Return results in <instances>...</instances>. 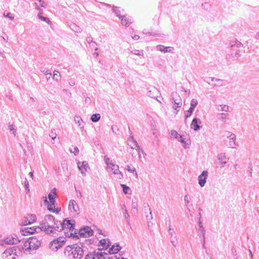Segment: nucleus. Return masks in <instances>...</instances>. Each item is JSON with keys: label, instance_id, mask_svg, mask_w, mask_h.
Returning a JSON list of instances; mask_svg holds the SVG:
<instances>
[{"label": "nucleus", "instance_id": "1", "mask_svg": "<svg viewBox=\"0 0 259 259\" xmlns=\"http://www.w3.org/2000/svg\"><path fill=\"white\" fill-rule=\"evenodd\" d=\"M64 254L70 259H80L83 255L82 245L80 244L68 245L64 249Z\"/></svg>", "mask_w": 259, "mask_h": 259}, {"label": "nucleus", "instance_id": "2", "mask_svg": "<svg viewBox=\"0 0 259 259\" xmlns=\"http://www.w3.org/2000/svg\"><path fill=\"white\" fill-rule=\"evenodd\" d=\"M75 224V222L74 220H70L68 219L64 220L63 222V230L66 237L78 238L77 233L74 230Z\"/></svg>", "mask_w": 259, "mask_h": 259}, {"label": "nucleus", "instance_id": "3", "mask_svg": "<svg viewBox=\"0 0 259 259\" xmlns=\"http://www.w3.org/2000/svg\"><path fill=\"white\" fill-rule=\"evenodd\" d=\"M104 160L107 165L106 169L108 172H111L116 175L117 178L119 179L123 178V175L119 170V166L116 164L114 161L108 158L107 155L104 156Z\"/></svg>", "mask_w": 259, "mask_h": 259}, {"label": "nucleus", "instance_id": "4", "mask_svg": "<svg viewBox=\"0 0 259 259\" xmlns=\"http://www.w3.org/2000/svg\"><path fill=\"white\" fill-rule=\"evenodd\" d=\"M55 220L53 215L51 214L46 215L40 224L41 230L44 231L47 234L51 235L53 234V225Z\"/></svg>", "mask_w": 259, "mask_h": 259}, {"label": "nucleus", "instance_id": "5", "mask_svg": "<svg viewBox=\"0 0 259 259\" xmlns=\"http://www.w3.org/2000/svg\"><path fill=\"white\" fill-rule=\"evenodd\" d=\"M40 244L38 239L33 237L24 242L22 248L26 253H30L31 251L38 249Z\"/></svg>", "mask_w": 259, "mask_h": 259}, {"label": "nucleus", "instance_id": "6", "mask_svg": "<svg viewBox=\"0 0 259 259\" xmlns=\"http://www.w3.org/2000/svg\"><path fill=\"white\" fill-rule=\"evenodd\" d=\"M18 246L10 247L6 249L2 254L3 259H16L18 257L17 249Z\"/></svg>", "mask_w": 259, "mask_h": 259}, {"label": "nucleus", "instance_id": "7", "mask_svg": "<svg viewBox=\"0 0 259 259\" xmlns=\"http://www.w3.org/2000/svg\"><path fill=\"white\" fill-rule=\"evenodd\" d=\"M243 46L242 44L239 41H235L231 45V49L229 52V56L232 58H238L240 56L241 51L240 48Z\"/></svg>", "mask_w": 259, "mask_h": 259}, {"label": "nucleus", "instance_id": "8", "mask_svg": "<svg viewBox=\"0 0 259 259\" xmlns=\"http://www.w3.org/2000/svg\"><path fill=\"white\" fill-rule=\"evenodd\" d=\"M108 255L107 253L101 252L100 249L95 250L92 252H89L85 256V259H108Z\"/></svg>", "mask_w": 259, "mask_h": 259}, {"label": "nucleus", "instance_id": "9", "mask_svg": "<svg viewBox=\"0 0 259 259\" xmlns=\"http://www.w3.org/2000/svg\"><path fill=\"white\" fill-rule=\"evenodd\" d=\"M65 242V239L60 237L57 239H54L53 241L50 242L49 247L52 250L57 251L59 248L63 246Z\"/></svg>", "mask_w": 259, "mask_h": 259}, {"label": "nucleus", "instance_id": "10", "mask_svg": "<svg viewBox=\"0 0 259 259\" xmlns=\"http://www.w3.org/2000/svg\"><path fill=\"white\" fill-rule=\"evenodd\" d=\"M93 234V231L92 229L90 227L86 226L79 229L77 235L81 237L87 238L91 236Z\"/></svg>", "mask_w": 259, "mask_h": 259}, {"label": "nucleus", "instance_id": "11", "mask_svg": "<svg viewBox=\"0 0 259 259\" xmlns=\"http://www.w3.org/2000/svg\"><path fill=\"white\" fill-rule=\"evenodd\" d=\"M127 144L130 146L132 149H136L139 156L140 157V152L141 150L136 140L134 139L133 136H130L127 139Z\"/></svg>", "mask_w": 259, "mask_h": 259}, {"label": "nucleus", "instance_id": "12", "mask_svg": "<svg viewBox=\"0 0 259 259\" xmlns=\"http://www.w3.org/2000/svg\"><path fill=\"white\" fill-rule=\"evenodd\" d=\"M209 79H210L211 81L214 82V83H210V82L207 81V82L213 87H221L223 86H225L227 84V81L225 80L217 78L215 77H209Z\"/></svg>", "mask_w": 259, "mask_h": 259}, {"label": "nucleus", "instance_id": "13", "mask_svg": "<svg viewBox=\"0 0 259 259\" xmlns=\"http://www.w3.org/2000/svg\"><path fill=\"white\" fill-rule=\"evenodd\" d=\"M198 104V101L195 99H193L191 101L190 108L185 112V119H187L188 117H190L194 110L195 108Z\"/></svg>", "mask_w": 259, "mask_h": 259}, {"label": "nucleus", "instance_id": "14", "mask_svg": "<svg viewBox=\"0 0 259 259\" xmlns=\"http://www.w3.org/2000/svg\"><path fill=\"white\" fill-rule=\"evenodd\" d=\"M68 209L70 212L77 214L79 213V207L78 205L74 200H70L69 202Z\"/></svg>", "mask_w": 259, "mask_h": 259}, {"label": "nucleus", "instance_id": "15", "mask_svg": "<svg viewBox=\"0 0 259 259\" xmlns=\"http://www.w3.org/2000/svg\"><path fill=\"white\" fill-rule=\"evenodd\" d=\"M202 121L200 119L195 117L193 118L191 123L190 126L192 129L195 131H198L202 127Z\"/></svg>", "mask_w": 259, "mask_h": 259}, {"label": "nucleus", "instance_id": "16", "mask_svg": "<svg viewBox=\"0 0 259 259\" xmlns=\"http://www.w3.org/2000/svg\"><path fill=\"white\" fill-rule=\"evenodd\" d=\"M40 230H41V227H26L21 231V233L23 235L26 236L35 232H38Z\"/></svg>", "mask_w": 259, "mask_h": 259}, {"label": "nucleus", "instance_id": "17", "mask_svg": "<svg viewBox=\"0 0 259 259\" xmlns=\"http://www.w3.org/2000/svg\"><path fill=\"white\" fill-rule=\"evenodd\" d=\"M20 241V239L15 234L9 236L5 239V243L8 244H16Z\"/></svg>", "mask_w": 259, "mask_h": 259}, {"label": "nucleus", "instance_id": "18", "mask_svg": "<svg viewBox=\"0 0 259 259\" xmlns=\"http://www.w3.org/2000/svg\"><path fill=\"white\" fill-rule=\"evenodd\" d=\"M77 167L82 175H85L88 170L90 168L88 162L84 161L82 162H78L77 163Z\"/></svg>", "mask_w": 259, "mask_h": 259}, {"label": "nucleus", "instance_id": "19", "mask_svg": "<svg viewBox=\"0 0 259 259\" xmlns=\"http://www.w3.org/2000/svg\"><path fill=\"white\" fill-rule=\"evenodd\" d=\"M208 176V171L207 170H203L202 172L199 176L198 180V184L200 187H203L204 186L206 179Z\"/></svg>", "mask_w": 259, "mask_h": 259}, {"label": "nucleus", "instance_id": "20", "mask_svg": "<svg viewBox=\"0 0 259 259\" xmlns=\"http://www.w3.org/2000/svg\"><path fill=\"white\" fill-rule=\"evenodd\" d=\"M229 135L227 136V138L228 139V146L232 148H235L236 146L235 142V138L236 136L234 134L231 133L230 132L228 133Z\"/></svg>", "mask_w": 259, "mask_h": 259}, {"label": "nucleus", "instance_id": "21", "mask_svg": "<svg viewBox=\"0 0 259 259\" xmlns=\"http://www.w3.org/2000/svg\"><path fill=\"white\" fill-rule=\"evenodd\" d=\"M147 95L149 97L152 98H156L159 94V91L155 87H152L149 88L148 89Z\"/></svg>", "mask_w": 259, "mask_h": 259}, {"label": "nucleus", "instance_id": "22", "mask_svg": "<svg viewBox=\"0 0 259 259\" xmlns=\"http://www.w3.org/2000/svg\"><path fill=\"white\" fill-rule=\"evenodd\" d=\"M171 100L172 103H175L178 105L182 106V99L180 96L177 92L171 93Z\"/></svg>", "mask_w": 259, "mask_h": 259}, {"label": "nucleus", "instance_id": "23", "mask_svg": "<svg viewBox=\"0 0 259 259\" xmlns=\"http://www.w3.org/2000/svg\"><path fill=\"white\" fill-rule=\"evenodd\" d=\"M45 202L48 205V209L51 212H55L56 213H59V212L61 210L60 208H55V202H49L47 198L45 200Z\"/></svg>", "mask_w": 259, "mask_h": 259}, {"label": "nucleus", "instance_id": "24", "mask_svg": "<svg viewBox=\"0 0 259 259\" xmlns=\"http://www.w3.org/2000/svg\"><path fill=\"white\" fill-rule=\"evenodd\" d=\"M36 220L35 215L29 214L25 218L23 222L24 225H27L34 222Z\"/></svg>", "mask_w": 259, "mask_h": 259}, {"label": "nucleus", "instance_id": "25", "mask_svg": "<svg viewBox=\"0 0 259 259\" xmlns=\"http://www.w3.org/2000/svg\"><path fill=\"white\" fill-rule=\"evenodd\" d=\"M218 159L219 161V164L221 167H224L227 163V160H228L224 153H221L218 155Z\"/></svg>", "mask_w": 259, "mask_h": 259}, {"label": "nucleus", "instance_id": "26", "mask_svg": "<svg viewBox=\"0 0 259 259\" xmlns=\"http://www.w3.org/2000/svg\"><path fill=\"white\" fill-rule=\"evenodd\" d=\"M53 233L54 231H61L63 230V222L60 221L55 220L53 225ZM53 235L54 233L52 234Z\"/></svg>", "mask_w": 259, "mask_h": 259}, {"label": "nucleus", "instance_id": "27", "mask_svg": "<svg viewBox=\"0 0 259 259\" xmlns=\"http://www.w3.org/2000/svg\"><path fill=\"white\" fill-rule=\"evenodd\" d=\"M197 224V226L196 227L197 236L205 235L206 231L202 225V222H199Z\"/></svg>", "mask_w": 259, "mask_h": 259}, {"label": "nucleus", "instance_id": "28", "mask_svg": "<svg viewBox=\"0 0 259 259\" xmlns=\"http://www.w3.org/2000/svg\"><path fill=\"white\" fill-rule=\"evenodd\" d=\"M156 49L160 52L165 53L172 52L174 50V48L171 47H165L163 45H159L156 46Z\"/></svg>", "mask_w": 259, "mask_h": 259}, {"label": "nucleus", "instance_id": "29", "mask_svg": "<svg viewBox=\"0 0 259 259\" xmlns=\"http://www.w3.org/2000/svg\"><path fill=\"white\" fill-rule=\"evenodd\" d=\"M121 19V23L123 26H128L131 24V19L130 17L123 15L122 17L120 18Z\"/></svg>", "mask_w": 259, "mask_h": 259}, {"label": "nucleus", "instance_id": "30", "mask_svg": "<svg viewBox=\"0 0 259 259\" xmlns=\"http://www.w3.org/2000/svg\"><path fill=\"white\" fill-rule=\"evenodd\" d=\"M145 205H146L144 206L145 211H146V210H148L149 211V214L146 215V220L148 221V225L150 226L149 222H150V221L152 220L153 215L149 204L148 203H146Z\"/></svg>", "mask_w": 259, "mask_h": 259}, {"label": "nucleus", "instance_id": "31", "mask_svg": "<svg viewBox=\"0 0 259 259\" xmlns=\"http://www.w3.org/2000/svg\"><path fill=\"white\" fill-rule=\"evenodd\" d=\"M68 25L74 32L80 33L82 31V29L74 23H71L70 24H68Z\"/></svg>", "mask_w": 259, "mask_h": 259}, {"label": "nucleus", "instance_id": "32", "mask_svg": "<svg viewBox=\"0 0 259 259\" xmlns=\"http://www.w3.org/2000/svg\"><path fill=\"white\" fill-rule=\"evenodd\" d=\"M56 188H53L51 190L50 193L49 194L48 198L49 200V202H55V197H56Z\"/></svg>", "mask_w": 259, "mask_h": 259}, {"label": "nucleus", "instance_id": "33", "mask_svg": "<svg viewBox=\"0 0 259 259\" xmlns=\"http://www.w3.org/2000/svg\"><path fill=\"white\" fill-rule=\"evenodd\" d=\"M120 249L121 247H120L119 245L118 244H116L113 245L110 248L109 252L110 254H115L117 253Z\"/></svg>", "mask_w": 259, "mask_h": 259}, {"label": "nucleus", "instance_id": "34", "mask_svg": "<svg viewBox=\"0 0 259 259\" xmlns=\"http://www.w3.org/2000/svg\"><path fill=\"white\" fill-rule=\"evenodd\" d=\"M75 122L78 124V126L80 128L82 129L84 127L83 120L80 116L75 115L74 118Z\"/></svg>", "mask_w": 259, "mask_h": 259}, {"label": "nucleus", "instance_id": "35", "mask_svg": "<svg viewBox=\"0 0 259 259\" xmlns=\"http://www.w3.org/2000/svg\"><path fill=\"white\" fill-rule=\"evenodd\" d=\"M100 245L103 247V248L107 249L110 245V241L109 239H103L99 241Z\"/></svg>", "mask_w": 259, "mask_h": 259}, {"label": "nucleus", "instance_id": "36", "mask_svg": "<svg viewBox=\"0 0 259 259\" xmlns=\"http://www.w3.org/2000/svg\"><path fill=\"white\" fill-rule=\"evenodd\" d=\"M217 117L220 121L223 122H226L228 120H229V118L228 117V114L224 113L218 114Z\"/></svg>", "mask_w": 259, "mask_h": 259}, {"label": "nucleus", "instance_id": "37", "mask_svg": "<svg viewBox=\"0 0 259 259\" xmlns=\"http://www.w3.org/2000/svg\"><path fill=\"white\" fill-rule=\"evenodd\" d=\"M113 12L115 13L116 16L118 17L119 19L121 18L123 15L122 13L123 12V10H122V12H121L119 8L117 7H113Z\"/></svg>", "mask_w": 259, "mask_h": 259}, {"label": "nucleus", "instance_id": "38", "mask_svg": "<svg viewBox=\"0 0 259 259\" xmlns=\"http://www.w3.org/2000/svg\"><path fill=\"white\" fill-rule=\"evenodd\" d=\"M218 110L221 111L229 112V107L226 105H220L218 107Z\"/></svg>", "mask_w": 259, "mask_h": 259}, {"label": "nucleus", "instance_id": "39", "mask_svg": "<svg viewBox=\"0 0 259 259\" xmlns=\"http://www.w3.org/2000/svg\"><path fill=\"white\" fill-rule=\"evenodd\" d=\"M101 118L100 114L99 113L93 114L91 117V119L93 122H97Z\"/></svg>", "mask_w": 259, "mask_h": 259}, {"label": "nucleus", "instance_id": "40", "mask_svg": "<svg viewBox=\"0 0 259 259\" xmlns=\"http://www.w3.org/2000/svg\"><path fill=\"white\" fill-rule=\"evenodd\" d=\"M8 130H9L10 132H11L14 136H16V128H15L14 125L9 124L8 126Z\"/></svg>", "mask_w": 259, "mask_h": 259}, {"label": "nucleus", "instance_id": "41", "mask_svg": "<svg viewBox=\"0 0 259 259\" xmlns=\"http://www.w3.org/2000/svg\"><path fill=\"white\" fill-rule=\"evenodd\" d=\"M53 78L57 81H60L61 80V76L59 71L56 70L54 71Z\"/></svg>", "mask_w": 259, "mask_h": 259}, {"label": "nucleus", "instance_id": "42", "mask_svg": "<svg viewBox=\"0 0 259 259\" xmlns=\"http://www.w3.org/2000/svg\"><path fill=\"white\" fill-rule=\"evenodd\" d=\"M38 17L41 21L46 22L49 25H51L52 24L51 21H50L49 18L42 16V15H40V16Z\"/></svg>", "mask_w": 259, "mask_h": 259}, {"label": "nucleus", "instance_id": "43", "mask_svg": "<svg viewBox=\"0 0 259 259\" xmlns=\"http://www.w3.org/2000/svg\"><path fill=\"white\" fill-rule=\"evenodd\" d=\"M123 214L124 215L125 219L126 220V221L127 222V223L129 224L130 223V215L128 214V213L127 212V210L126 208H125L124 211H123Z\"/></svg>", "mask_w": 259, "mask_h": 259}, {"label": "nucleus", "instance_id": "44", "mask_svg": "<svg viewBox=\"0 0 259 259\" xmlns=\"http://www.w3.org/2000/svg\"><path fill=\"white\" fill-rule=\"evenodd\" d=\"M179 135H180V134H179L178 133V132L176 131H175V130H171L170 131V137H171V138H172L177 139Z\"/></svg>", "mask_w": 259, "mask_h": 259}, {"label": "nucleus", "instance_id": "45", "mask_svg": "<svg viewBox=\"0 0 259 259\" xmlns=\"http://www.w3.org/2000/svg\"><path fill=\"white\" fill-rule=\"evenodd\" d=\"M69 151L71 153H74L75 155H77L79 154V149L77 147H73L72 148L69 149Z\"/></svg>", "mask_w": 259, "mask_h": 259}, {"label": "nucleus", "instance_id": "46", "mask_svg": "<svg viewBox=\"0 0 259 259\" xmlns=\"http://www.w3.org/2000/svg\"><path fill=\"white\" fill-rule=\"evenodd\" d=\"M121 187L122 188L123 192L124 194H126L128 193V191H130V188L124 184H121Z\"/></svg>", "mask_w": 259, "mask_h": 259}, {"label": "nucleus", "instance_id": "47", "mask_svg": "<svg viewBox=\"0 0 259 259\" xmlns=\"http://www.w3.org/2000/svg\"><path fill=\"white\" fill-rule=\"evenodd\" d=\"M132 53L135 55H138V56H143L144 53L143 51H139L138 50H134L132 51Z\"/></svg>", "mask_w": 259, "mask_h": 259}, {"label": "nucleus", "instance_id": "48", "mask_svg": "<svg viewBox=\"0 0 259 259\" xmlns=\"http://www.w3.org/2000/svg\"><path fill=\"white\" fill-rule=\"evenodd\" d=\"M202 210L201 208L200 207H199L198 209V216L197 217V223H199V222H202V220H201V211Z\"/></svg>", "mask_w": 259, "mask_h": 259}, {"label": "nucleus", "instance_id": "49", "mask_svg": "<svg viewBox=\"0 0 259 259\" xmlns=\"http://www.w3.org/2000/svg\"><path fill=\"white\" fill-rule=\"evenodd\" d=\"M126 170L130 172H135V176L137 178L138 177V174L136 172V168L133 167L132 169L131 168V166L130 165H127L126 168Z\"/></svg>", "mask_w": 259, "mask_h": 259}, {"label": "nucleus", "instance_id": "50", "mask_svg": "<svg viewBox=\"0 0 259 259\" xmlns=\"http://www.w3.org/2000/svg\"><path fill=\"white\" fill-rule=\"evenodd\" d=\"M24 185H25V189L26 191V193L28 194L29 193V183H28L27 179H25Z\"/></svg>", "mask_w": 259, "mask_h": 259}, {"label": "nucleus", "instance_id": "51", "mask_svg": "<svg viewBox=\"0 0 259 259\" xmlns=\"http://www.w3.org/2000/svg\"><path fill=\"white\" fill-rule=\"evenodd\" d=\"M184 202L185 205L188 207L190 203V199L187 195L184 196Z\"/></svg>", "mask_w": 259, "mask_h": 259}, {"label": "nucleus", "instance_id": "52", "mask_svg": "<svg viewBox=\"0 0 259 259\" xmlns=\"http://www.w3.org/2000/svg\"><path fill=\"white\" fill-rule=\"evenodd\" d=\"M201 244H205V235L198 236Z\"/></svg>", "mask_w": 259, "mask_h": 259}, {"label": "nucleus", "instance_id": "53", "mask_svg": "<svg viewBox=\"0 0 259 259\" xmlns=\"http://www.w3.org/2000/svg\"><path fill=\"white\" fill-rule=\"evenodd\" d=\"M4 16L6 17L9 18L10 20H12L14 19V17L10 13H7V14H6V13L5 12L4 13Z\"/></svg>", "mask_w": 259, "mask_h": 259}, {"label": "nucleus", "instance_id": "54", "mask_svg": "<svg viewBox=\"0 0 259 259\" xmlns=\"http://www.w3.org/2000/svg\"><path fill=\"white\" fill-rule=\"evenodd\" d=\"M168 234L170 236L171 238H174V239L176 240L177 236L174 231L171 232L169 231Z\"/></svg>", "mask_w": 259, "mask_h": 259}, {"label": "nucleus", "instance_id": "55", "mask_svg": "<svg viewBox=\"0 0 259 259\" xmlns=\"http://www.w3.org/2000/svg\"><path fill=\"white\" fill-rule=\"evenodd\" d=\"M39 5L41 7L46 8L47 7V4L42 0H38Z\"/></svg>", "mask_w": 259, "mask_h": 259}, {"label": "nucleus", "instance_id": "56", "mask_svg": "<svg viewBox=\"0 0 259 259\" xmlns=\"http://www.w3.org/2000/svg\"><path fill=\"white\" fill-rule=\"evenodd\" d=\"M201 7L204 10H207L209 7V4L208 3H204L202 4Z\"/></svg>", "mask_w": 259, "mask_h": 259}, {"label": "nucleus", "instance_id": "57", "mask_svg": "<svg viewBox=\"0 0 259 259\" xmlns=\"http://www.w3.org/2000/svg\"><path fill=\"white\" fill-rule=\"evenodd\" d=\"M36 10L38 11V17H39L40 15H42L43 13V10L41 8H40L39 7H36Z\"/></svg>", "mask_w": 259, "mask_h": 259}, {"label": "nucleus", "instance_id": "58", "mask_svg": "<svg viewBox=\"0 0 259 259\" xmlns=\"http://www.w3.org/2000/svg\"><path fill=\"white\" fill-rule=\"evenodd\" d=\"M137 207H138L137 204L136 202H133L132 203V210L133 211H134V210H135L136 211H137Z\"/></svg>", "mask_w": 259, "mask_h": 259}, {"label": "nucleus", "instance_id": "59", "mask_svg": "<svg viewBox=\"0 0 259 259\" xmlns=\"http://www.w3.org/2000/svg\"><path fill=\"white\" fill-rule=\"evenodd\" d=\"M86 40L89 44L94 43V44L96 45V42L93 41V38L91 36L87 37Z\"/></svg>", "mask_w": 259, "mask_h": 259}, {"label": "nucleus", "instance_id": "60", "mask_svg": "<svg viewBox=\"0 0 259 259\" xmlns=\"http://www.w3.org/2000/svg\"><path fill=\"white\" fill-rule=\"evenodd\" d=\"M177 140L179 141H180V142L182 143H185V141L184 139V138L182 137V136L181 135H179V137L177 138Z\"/></svg>", "mask_w": 259, "mask_h": 259}, {"label": "nucleus", "instance_id": "61", "mask_svg": "<svg viewBox=\"0 0 259 259\" xmlns=\"http://www.w3.org/2000/svg\"><path fill=\"white\" fill-rule=\"evenodd\" d=\"M85 102L87 105H90L91 103V99L89 97H86L85 98Z\"/></svg>", "mask_w": 259, "mask_h": 259}, {"label": "nucleus", "instance_id": "62", "mask_svg": "<svg viewBox=\"0 0 259 259\" xmlns=\"http://www.w3.org/2000/svg\"><path fill=\"white\" fill-rule=\"evenodd\" d=\"M42 72L46 74V75H49L50 76L52 75L51 72L49 70H47L46 71H42Z\"/></svg>", "mask_w": 259, "mask_h": 259}, {"label": "nucleus", "instance_id": "63", "mask_svg": "<svg viewBox=\"0 0 259 259\" xmlns=\"http://www.w3.org/2000/svg\"><path fill=\"white\" fill-rule=\"evenodd\" d=\"M173 105L172 106V108L174 109H180L182 106H179V105H178L177 104H176L175 103H173Z\"/></svg>", "mask_w": 259, "mask_h": 259}, {"label": "nucleus", "instance_id": "64", "mask_svg": "<svg viewBox=\"0 0 259 259\" xmlns=\"http://www.w3.org/2000/svg\"><path fill=\"white\" fill-rule=\"evenodd\" d=\"M171 243L172 244V245L174 246H176V244H177V239L175 240L174 239V238H171Z\"/></svg>", "mask_w": 259, "mask_h": 259}]
</instances>
